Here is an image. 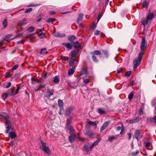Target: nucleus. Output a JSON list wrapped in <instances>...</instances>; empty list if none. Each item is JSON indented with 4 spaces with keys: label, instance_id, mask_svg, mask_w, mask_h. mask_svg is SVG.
I'll use <instances>...</instances> for the list:
<instances>
[{
    "label": "nucleus",
    "instance_id": "f257e3e1",
    "mask_svg": "<svg viewBox=\"0 0 156 156\" xmlns=\"http://www.w3.org/2000/svg\"><path fill=\"white\" fill-rule=\"evenodd\" d=\"M147 43L146 42L145 38L144 37H143L142 38L140 49L141 50L139 53L138 58L135 59L133 62L134 68H136L140 64L143 55V50L146 48Z\"/></svg>",
    "mask_w": 156,
    "mask_h": 156
},
{
    "label": "nucleus",
    "instance_id": "f03ea898",
    "mask_svg": "<svg viewBox=\"0 0 156 156\" xmlns=\"http://www.w3.org/2000/svg\"><path fill=\"white\" fill-rule=\"evenodd\" d=\"M79 49L77 50L73 51L69 55L70 60L69 62V65L70 66H73L75 64V62L77 61V58L76 57V55L78 54Z\"/></svg>",
    "mask_w": 156,
    "mask_h": 156
},
{
    "label": "nucleus",
    "instance_id": "7ed1b4c3",
    "mask_svg": "<svg viewBox=\"0 0 156 156\" xmlns=\"http://www.w3.org/2000/svg\"><path fill=\"white\" fill-rule=\"evenodd\" d=\"M41 146L40 147V148L43 150L45 154H50L51 152L50 149L48 147L46 146V144L42 141H41Z\"/></svg>",
    "mask_w": 156,
    "mask_h": 156
},
{
    "label": "nucleus",
    "instance_id": "20e7f679",
    "mask_svg": "<svg viewBox=\"0 0 156 156\" xmlns=\"http://www.w3.org/2000/svg\"><path fill=\"white\" fill-rule=\"evenodd\" d=\"M140 119L141 118L139 117H138L133 119L128 120L126 121V122H127L130 124H133L137 122H139L140 120Z\"/></svg>",
    "mask_w": 156,
    "mask_h": 156
},
{
    "label": "nucleus",
    "instance_id": "39448f33",
    "mask_svg": "<svg viewBox=\"0 0 156 156\" xmlns=\"http://www.w3.org/2000/svg\"><path fill=\"white\" fill-rule=\"evenodd\" d=\"M4 117L5 119V123L6 125H7V126L6 127V130L5 131V132L6 133H8L9 132V130L11 128L8 126L9 123V122L7 119L8 117V116H5Z\"/></svg>",
    "mask_w": 156,
    "mask_h": 156
},
{
    "label": "nucleus",
    "instance_id": "423d86ee",
    "mask_svg": "<svg viewBox=\"0 0 156 156\" xmlns=\"http://www.w3.org/2000/svg\"><path fill=\"white\" fill-rule=\"evenodd\" d=\"M119 134L114 136H110L108 137V141L112 142L113 140L117 139L119 137Z\"/></svg>",
    "mask_w": 156,
    "mask_h": 156
},
{
    "label": "nucleus",
    "instance_id": "0eeeda50",
    "mask_svg": "<svg viewBox=\"0 0 156 156\" xmlns=\"http://www.w3.org/2000/svg\"><path fill=\"white\" fill-rule=\"evenodd\" d=\"M73 107H69L67 108L65 113V115L67 116L69 115L73 110Z\"/></svg>",
    "mask_w": 156,
    "mask_h": 156
},
{
    "label": "nucleus",
    "instance_id": "6e6552de",
    "mask_svg": "<svg viewBox=\"0 0 156 156\" xmlns=\"http://www.w3.org/2000/svg\"><path fill=\"white\" fill-rule=\"evenodd\" d=\"M110 122V121L106 122L102 125L100 128L101 131H103L109 124Z\"/></svg>",
    "mask_w": 156,
    "mask_h": 156
},
{
    "label": "nucleus",
    "instance_id": "1a4fd4ad",
    "mask_svg": "<svg viewBox=\"0 0 156 156\" xmlns=\"http://www.w3.org/2000/svg\"><path fill=\"white\" fill-rule=\"evenodd\" d=\"M101 139H99L95 141L94 143H93L91 145H90V148L91 149V151H92V149L96 145L98 144L99 142L101 141Z\"/></svg>",
    "mask_w": 156,
    "mask_h": 156
},
{
    "label": "nucleus",
    "instance_id": "9d476101",
    "mask_svg": "<svg viewBox=\"0 0 156 156\" xmlns=\"http://www.w3.org/2000/svg\"><path fill=\"white\" fill-rule=\"evenodd\" d=\"M86 136H89L90 138H93L94 137V134L93 132L90 131H88L84 133Z\"/></svg>",
    "mask_w": 156,
    "mask_h": 156
},
{
    "label": "nucleus",
    "instance_id": "9b49d317",
    "mask_svg": "<svg viewBox=\"0 0 156 156\" xmlns=\"http://www.w3.org/2000/svg\"><path fill=\"white\" fill-rule=\"evenodd\" d=\"M63 45L65 46L68 50L71 49L72 48L73 46L70 43H63Z\"/></svg>",
    "mask_w": 156,
    "mask_h": 156
},
{
    "label": "nucleus",
    "instance_id": "f8f14e48",
    "mask_svg": "<svg viewBox=\"0 0 156 156\" xmlns=\"http://www.w3.org/2000/svg\"><path fill=\"white\" fill-rule=\"evenodd\" d=\"M53 35L54 36L56 37H63L65 36V34H60L59 32H55L53 33Z\"/></svg>",
    "mask_w": 156,
    "mask_h": 156
},
{
    "label": "nucleus",
    "instance_id": "ddd939ff",
    "mask_svg": "<svg viewBox=\"0 0 156 156\" xmlns=\"http://www.w3.org/2000/svg\"><path fill=\"white\" fill-rule=\"evenodd\" d=\"M11 35H6L4 39L6 41H9V40H12V39H13L17 37H18V36H16L15 37H14L13 38H11Z\"/></svg>",
    "mask_w": 156,
    "mask_h": 156
},
{
    "label": "nucleus",
    "instance_id": "4468645a",
    "mask_svg": "<svg viewBox=\"0 0 156 156\" xmlns=\"http://www.w3.org/2000/svg\"><path fill=\"white\" fill-rule=\"evenodd\" d=\"M75 67V66H74L68 70V73L69 75H71L74 73Z\"/></svg>",
    "mask_w": 156,
    "mask_h": 156
},
{
    "label": "nucleus",
    "instance_id": "2eb2a0df",
    "mask_svg": "<svg viewBox=\"0 0 156 156\" xmlns=\"http://www.w3.org/2000/svg\"><path fill=\"white\" fill-rule=\"evenodd\" d=\"M84 150L87 152L91 151V149L90 148V144H89L84 145Z\"/></svg>",
    "mask_w": 156,
    "mask_h": 156
},
{
    "label": "nucleus",
    "instance_id": "dca6fc26",
    "mask_svg": "<svg viewBox=\"0 0 156 156\" xmlns=\"http://www.w3.org/2000/svg\"><path fill=\"white\" fill-rule=\"evenodd\" d=\"M83 15L82 13H81L79 14V15L78 16L77 20L76 21V22L77 23H79L80 21H82V20H83Z\"/></svg>",
    "mask_w": 156,
    "mask_h": 156
},
{
    "label": "nucleus",
    "instance_id": "f3484780",
    "mask_svg": "<svg viewBox=\"0 0 156 156\" xmlns=\"http://www.w3.org/2000/svg\"><path fill=\"white\" fill-rule=\"evenodd\" d=\"M72 119L73 118L72 117H69L67 119L66 123V125L67 128H68V126L70 125V124L72 122Z\"/></svg>",
    "mask_w": 156,
    "mask_h": 156
},
{
    "label": "nucleus",
    "instance_id": "a211bd4d",
    "mask_svg": "<svg viewBox=\"0 0 156 156\" xmlns=\"http://www.w3.org/2000/svg\"><path fill=\"white\" fill-rule=\"evenodd\" d=\"M134 135L136 138L138 140V138L140 136V132L139 130H136L135 133Z\"/></svg>",
    "mask_w": 156,
    "mask_h": 156
},
{
    "label": "nucleus",
    "instance_id": "6ab92c4d",
    "mask_svg": "<svg viewBox=\"0 0 156 156\" xmlns=\"http://www.w3.org/2000/svg\"><path fill=\"white\" fill-rule=\"evenodd\" d=\"M69 133L71 135H75L74 134L75 130L72 126H70L69 127Z\"/></svg>",
    "mask_w": 156,
    "mask_h": 156
},
{
    "label": "nucleus",
    "instance_id": "aec40b11",
    "mask_svg": "<svg viewBox=\"0 0 156 156\" xmlns=\"http://www.w3.org/2000/svg\"><path fill=\"white\" fill-rule=\"evenodd\" d=\"M48 52L46 50V48H42L41 50V51H40V53L41 54L45 55V54H47L48 53Z\"/></svg>",
    "mask_w": 156,
    "mask_h": 156
},
{
    "label": "nucleus",
    "instance_id": "412c9836",
    "mask_svg": "<svg viewBox=\"0 0 156 156\" xmlns=\"http://www.w3.org/2000/svg\"><path fill=\"white\" fill-rule=\"evenodd\" d=\"M75 136H76L75 135H71L69 137V141L71 143L73 142L74 140Z\"/></svg>",
    "mask_w": 156,
    "mask_h": 156
},
{
    "label": "nucleus",
    "instance_id": "4be33fe9",
    "mask_svg": "<svg viewBox=\"0 0 156 156\" xmlns=\"http://www.w3.org/2000/svg\"><path fill=\"white\" fill-rule=\"evenodd\" d=\"M74 47L75 48H78L81 47L80 43L78 41H76L74 43Z\"/></svg>",
    "mask_w": 156,
    "mask_h": 156
},
{
    "label": "nucleus",
    "instance_id": "5701e85b",
    "mask_svg": "<svg viewBox=\"0 0 156 156\" xmlns=\"http://www.w3.org/2000/svg\"><path fill=\"white\" fill-rule=\"evenodd\" d=\"M16 136V133L15 132H11L9 133V137L11 138H15Z\"/></svg>",
    "mask_w": 156,
    "mask_h": 156
},
{
    "label": "nucleus",
    "instance_id": "b1692460",
    "mask_svg": "<svg viewBox=\"0 0 156 156\" xmlns=\"http://www.w3.org/2000/svg\"><path fill=\"white\" fill-rule=\"evenodd\" d=\"M55 20V19L54 18H50L48 19L46 22L48 23H52Z\"/></svg>",
    "mask_w": 156,
    "mask_h": 156
},
{
    "label": "nucleus",
    "instance_id": "393cba45",
    "mask_svg": "<svg viewBox=\"0 0 156 156\" xmlns=\"http://www.w3.org/2000/svg\"><path fill=\"white\" fill-rule=\"evenodd\" d=\"M154 16L153 14V13H151L150 14H149L147 16V17L146 18V19L147 20H151L154 17Z\"/></svg>",
    "mask_w": 156,
    "mask_h": 156
},
{
    "label": "nucleus",
    "instance_id": "a878e982",
    "mask_svg": "<svg viewBox=\"0 0 156 156\" xmlns=\"http://www.w3.org/2000/svg\"><path fill=\"white\" fill-rule=\"evenodd\" d=\"M31 80L32 81V83L33 84L35 83V82H37V83H38L39 82H41V80H37L36 79L32 78L31 79Z\"/></svg>",
    "mask_w": 156,
    "mask_h": 156
},
{
    "label": "nucleus",
    "instance_id": "bb28decb",
    "mask_svg": "<svg viewBox=\"0 0 156 156\" xmlns=\"http://www.w3.org/2000/svg\"><path fill=\"white\" fill-rule=\"evenodd\" d=\"M48 92L47 93L48 95V97L49 98H50L51 96L53 94L52 91L50 89H48Z\"/></svg>",
    "mask_w": 156,
    "mask_h": 156
},
{
    "label": "nucleus",
    "instance_id": "cd10ccee",
    "mask_svg": "<svg viewBox=\"0 0 156 156\" xmlns=\"http://www.w3.org/2000/svg\"><path fill=\"white\" fill-rule=\"evenodd\" d=\"M91 54H93L94 55H98L101 54V52L99 51H95L93 52H91Z\"/></svg>",
    "mask_w": 156,
    "mask_h": 156
},
{
    "label": "nucleus",
    "instance_id": "c85d7f7f",
    "mask_svg": "<svg viewBox=\"0 0 156 156\" xmlns=\"http://www.w3.org/2000/svg\"><path fill=\"white\" fill-rule=\"evenodd\" d=\"M38 36L40 38L42 39L46 37L45 34L44 33H41L39 34Z\"/></svg>",
    "mask_w": 156,
    "mask_h": 156
},
{
    "label": "nucleus",
    "instance_id": "c756f323",
    "mask_svg": "<svg viewBox=\"0 0 156 156\" xmlns=\"http://www.w3.org/2000/svg\"><path fill=\"white\" fill-rule=\"evenodd\" d=\"M26 20V19H24L23 20L20 21L18 23V24L20 26H23L25 25L26 24V23H25L24 22V21H25Z\"/></svg>",
    "mask_w": 156,
    "mask_h": 156
},
{
    "label": "nucleus",
    "instance_id": "7c9ffc66",
    "mask_svg": "<svg viewBox=\"0 0 156 156\" xmlns=\"http://www.w3.org/2000/svg\"><path fill=\"white\" fill-rule=\"evenodd\" d=\"M76 38V37L74 35H71L69 36L68 38V40L70 41H72L74 39H75Z\"/></svg>",
    "mask_w": 156,
    "mask_h": 156
},
{
    "label": "nucleus",
    "instance_id": "2f4dec72",
    "mask_svg": "<svg viewBox=\"0 0 156 156\" xmlns=\"http://www.w3.org/2000/svg\"><path fill=\"white\" fill-rule=\"evenodd\" d=\"M142 24L144 25H145L147 24L148 23V20H147V19H146V20L145 19H142L141 20Z\"/></svg>",
    "mask_w": 156,
    "mask_h": 156
},
{
    "label": "nucleus",
    "instance_id": "473e14b6",
    "mask_svg": "<svg viewBox=\"0 0 156 156\" xmlns=\"http://www.w3.org/2000/svg\"><path fill=\"white\" fill-rule=\"evenodd\" d=\"M149 3L146 1H144L143 2V5L144 8H147L148 7Z\"/></svg>",
    "mask_w": 156,
    "mask_h": 156
},
{
    "label": "nucleus",
    "instance_id": "72a5a7b5",
    "mask_svg": "<svg viewBox=\"0 0 156 156\" xmlns=\"http://www.w3.org/2000/svg\"><path fill=\"white\" fill-rule=\"evenodd\" d=\"M87 73V70L85 69H83L80 72V76L85 74Z\"/></svg>",
    "mask_w": 156,
    "mask_h": 156
},
{
    "label": "nucleus",
    "instance_id": "f704fd0d",
    "mask_svg": "<svg viewBox=\"0 0 156 156\" xmlns=\"http://www.w3.org/2000/svg\"><path fill=\"white\" fill-rule=\"evenodd\" d=\"M59 81V79L57 77V76H56L54 78V79L53 80V82L54 83H58Z\"/></svg>",
    "mask_w": 156,
    "mask_h": 156
},
{
    "label": "nucleus",
    "instance_id": "c9c22d12",
    "mask_svg": "<svg viewBox=\"0 0 156 156\" xmlns=\"http://www.w3.org/2000/svg\"><path fill=\"white\" fill-rule=\"evenodd\" d=\"M58 105L61 107H62L63 105V102L61 100H58Z\"/></svg>",
    "mask_w": 156,
    "mask_h": 156
},
{
    "label": "nucleus",
    "instance_id": "e433bc0d",
    "mask_svg": "<svg viewBox=\"0 0 156 156\" xmlns=\"http://www.w3.org/2000/svg\"><path fill=\"white\" fill-rule=\"evenodd\" d=\"M3 25L4 27H6L7 26V21L6 19H4L3 22Z\"/></svg>",
    "mask_w": 156,
    "mask_h": 156
},
{
    "label": "nucleus",
    "instance_id": "4c0bfd02",
    "mask_svg": "<svg viewBox=\"0 0 156 156\" xmlns=\"http://www.w3.org/2000/svg\"><path fill=\"white\" fill-rule=\"evenodd\" d=\"M98 112L99 114H103L105 112V111L101 108H99L98 109Z\"/></svg>",
    "mask_w": 156,
    "mask_h": 156
},
{
    "label": "nucleus",
    "instance_id": "58836bf2",
    "mask_svg": "<svg viewBox=\"0 0 156 156\" xmlns=\"http://www.w3.org/2000/svg\"><path fill=\"white\" fill-rule=\"evenodd\" d=\"M88 124L90 125L93 126H95L97 125V124L95 122L90 121L88 122Z\"/></svg>",
    "mask_w": 156,
    "mask_h": 156
},
{
    "label": "nucleus",
    "instance_id": "ea45409f",
    "mask_svg": "<svg viewBox=\"0 0 156 156\" xmlns=\"http://www.w3.org/2000/svg\"><path fill=\"white\" fill-rule=\"evenodd\" d=\"M61 58L62 60L64 61L68 60L69 59V58L67 57L64 56L62 55L61 56Z\"/></svg>",
    "mask_w": 156,
    "mask_h": 156
},
{
    "label": "nucleus",
    "instance_id": "a19ab883",
    "mask_svg": "<svg viewBox=\"0 0 156 156\" xmlns=\"http://www.w3.org/2000/svg\"><path fill=\"white\" fill-rule=\"evenodd\" d=\"M92 58L93 59V61L96 62H98V60L97 59L96 57L94 55H93L92 56Z\"/></svg>",
    "mask_w": 156,
    "mask_h": 156
},
{
    "label": "nucleus",
    "instance_id": "79ce46f5",
    "mask_svg": "<svg viewBox=\"0 0 156 156\" xmlns=\"http://www.w3.org/2000/svg\"><path fill=\"white\" fill-rule=\"evenodd\" d=\"M96 24L94 22L92 24V25L91 26V28L92 29L94 30V29H95L96 28Z\"/></svg>",
    "mask_w": 156,
    "mask_h": 156
},
{
    "label": "nucleus",
    "instance_id": "37998d69",
    "mask_svg": "<svg viewBox=\"0 0 156 156\" xmlns=\"http://www.w3.org/2000/svg\"><path fill=\"white\" fill-rule=\"evenodd\" d=\"M140 152L139 150H137L136 151L132 153V155L133 156H135L137 155Z\"/></svg>",
    "mask_w": 156,
    "mask_h": 156
},
{
    "label": "nucleus",
    "instance_id": "c03bdc74",
    "mask_svg": "<svg viewBox=\"0 0 156 156\" xmlns=\"http://www.w3.org/2000/svg\"><path fill=\"white\" fill-rule=\"evenodd\" d=\"M34 27H29L27 29V30L30 31V32H32L34 30Z\"/></svg>",
    "mask_w": 156,
    "mask_h": 156
},
{
    "label": "nucleus",
    "instance_id": "a18cd8bd",
    "mask_svg": "<svg viewBox=\"0 0 156 156\" xmlns=\"http://www.w3.org/2000/svg\"><path fill=\"white\" fill-rule=\"evenodd\" d=\"M83 82L85 84H87L90 82V80L89 79H83Z\"/></svg>",
    "mask_w": 156,
    "mask_h": 156
},
{
    "label": "nucleus",
    "instance_id": "49530a36",
    "mask_svg": "<svg viewBox=\"0 0 156 156\" xmlns=\"http://www.w3.org/2000/svg\"><path fill=\"white\" fill-rule=\"evenodd\" d=\"M133 93H131L128 96V98L129 100H131L132 99L133 97Z\"/></svg>",
    "mask_w": 156,
    "mask_h": 156
},
{
    "label": "nucleus",
    "instance_id": "de8ad7c7",
    "mask_svg": "<svg viewBox=\"0 0 156 156\" xmlns=\"http://www.w3.org/2000/svg\"><path fill=\"white\" fill-rule=\"evenodd\" d=\"M46 86V84L45 83H41L40 84V89H43Z\"/></svg>",
    "mask_w": 156,
    "mask_h": 156
},
{
    "label": "nucleus",
    "instance_id": "09e8293b",
    "mask_svg": "<svg viewBox=\"0 0 156 156\" xmlns=\"http://www.w3.org/2000/svg\"><path fill=\"white\" fill-rule=\"evenodd\" d=\"M131 71H129L127 72H126V76L129 77V76L130 75H131Z\"/></svg>",
    "mask_w": 156,
    "mask_h": 156
},
{
    "label": "nucleus",
    "instance_id": "8fccbe9b",
    "mask_svg": "<svg viewBox=\"0 0 156 156\" xmlns=\"http://www.w3.org/2000/svg\"><path fill=\"white\" fill-rule=\"evenodd\" d=\"M12 76V75L11 74H10L9 72H7L6 73L5 75V77H10Z\"/></svg>",
    "mask_w": 156,
    "mask_h": 156
},
{
    "label": "nucleus",
    "instance_id": "3c124183",
    "mask_svg": "<svg viewBox=\"0 0 156 156\" xmlns=\"http://www.w3.org/2000/svg\"><path fill=\"white\" fill-rule=\"evenodd\" d=\"M32 9L31 8H29L28 9H27L25 12V13H28V12H31L32 11Z\"/></svg>",
    "mask_w": 156,
    "mask_h": 156
},
{
    "label": "nucleus",
    "instance_id": "603ef678",
    "mask_svg": "<svg viewBox=\"0 0 156 156\" xmlns=\"http://www.w3.org/2000/svg\"><path fill=\"white\" fill-rule=\"evenodd\" d=\"M40 89V85H38L35 87L34 90L35 91H38Z\"/></svg>",
    "mask_w": 156,
    "mask_h": 156
},
{
    "label": "nucleus",
    "instance_id": "864d4df0",
    "mask_svg": "<svg viewBox=\"0 0 156 156\" xmlns=\"http://www.w3.org/2000/svg\"><path fill=\"white\" fill-rule=\"evenodd\" d=\"M100 31L97 30H95L94 32L95 35H99L100 34Z\"/></svg>",
    "mask_w": 156,
    "mask_h": 156
},
{
    "label": "nucleus",
    "instance_id": "5fc2aeb1",
    "mask_svg": "<svg viewBox=\"0 0 156 156\" xmlns=\"http://www.w3.org/2000/svg\"><path fill=\"white\" fill-rule=\"evenodd\" d=\"M18 67V65H16L13 66V67L12 68V69L13 70H15L17 69Z\"/></svg>",
    "mask_w": 156,
    "mask_h": 156
},
{
    "label": "nucleus",
    "instance_id": "6e6d98bb",
    "mask_svg": "<svg viewBox=\"0 0 156 156\" xmlns=\"http://www.w3.org/2000/svg\"><path fill=\"white\" fill-rule=\"evenodd\" d=\"M150 121H152L153 120H154L155 122V123L156 125V117H155L154 119V118H151V119H150Z\"/></svg>",
    "mask_w": 156,
    "mask_h": 156
},
{
    "label": "nucleus",
    "instance_id": "4d7b16f0",
    "mask_svg": "<svg viewBox=\"0 0 156 156\" xmlns=\"http://www.w3.org/2000/svg\"><path fill=\"white\" fill-rule=\"evenodd\" d=\"M11 83L10 82H9L8 83V85L6 86V88H8L10 87L11 86Z\"/></svg>",
    "mask_w": 156,
    "mask_h": 156
},
{
    "label": "nucleus",
    "instance_id": "13d9d810",
    "mask_svg": "<svg viewBox=\"0 0 156 156\" xmlns=\"http://www.w3.org/2000/svg\"><path fill=\"white\" fill-rule=\"evenodd\" d=\"M145 147H148L150 145V143L149 142L146 143H145Z\"/></svg>",
    "mask_w": 156,
    "mask_h": 156
},
{
    "label": "nucleus",
    "instance_id": "bf43d9fd",
    "mask_svg": "<svg viewBox=\"0 0 156 156\" xmlns=\"http://www.w3.org/2000/svg\"><path fill=\"white\" fill-rule=\"evenodd\" d=\"M102 16V15L101 14H99L98 15V22L99 20L101 18Z\"/></svg>",
    "mask_w": 156,
    "mask_h": 156
},
{
    "label": "nucleus",
    "instance_id": "052dcab7",
    "mask_svg": "<svg viewBox=\"0 0 156 156\" xmlns=\"http://www.w3.org/2000/svg\"><path fill=\"white\" fill-rule=\"evenodd\" d=\"M20 87H18L16 89V90L15 93L16 94H17L19 92V90H20Z\"/></svg>",
    "mask_w": 156,
    "mask_h": 156
},
{
    "label": "nucleus",
    "instance_id": "680f3d73",
    "mask_svg": "<svg viewBox=\"0 0 156 156\" xmlns=\"http://www.w3.org/2000/svg\"><path fill=\"white\" fill-rule=\"evenodd\" d=\"M103 51L104 53V54L106 55V56H107L108 55V52L106 50H103Z\"/></svg>",
    "mask_w": 156,
    "mask_h": 156
},
{
    "label": "nucleus",
    "instance_id": "e2e57ef3",
    "mask_svg": "<svg viewBox=\"0 0 156 156\" xmlns=\"http://www.w3.org/2000/svg\"><path fill=\"white\" fill-rule=\"evenodd\" d=\"M63 111V109L62 108H60V111L59 112V114L60 115H61L62 113V111Z\"/></svg>",
    "mask_w": 156,
    "mask_h": 156
},
{
    "label": "nucleus",
    "instance_id": "0e129e2a",
    "mask_svg": "<svg viewBox=\"0 0 156 156\" xmlns=\"http://www.w3.org/2000/svg\"><path fill=\"white\" fill-rule=\"evenodd\" d=\"M24 41H25L24 40L20 41H18L17 43L18 44H20V43L23 44L24 42Z\"/></svg>",
    "mask_w": 156,
    "mask_h": 156
},
{
    "label": "nucleus",
    "instance_id": "69168bd1",
    "mask_svg": "<svg viewBox=\"0 0 156 156\" xmlns=\"http://www.w3.org/2000/svg\"><path fill=\"white\" fill-rule=\"evenodd\" d=\"M143 113V111L142 109H140L139 110V114L140 115H141Z\"/></svg>",
    "mask_w": 156,
    "mask_h": 156
},
{
    "label": "nucleus",
    "instance_id": "338daca9",
    "mask_svg": "<svg viewBox=\"0 0 156 156\" xmlns=\"http://www.w3.org/2000/svg\"><path fill=\"white\" fill-rule=\"evenodd\" d=\"M122 68H120L119 69H118L117 71V72L118 73H120L122 71Z\"/></svg>",
    "mask_w": 156,
    "mask_h": 156
},
{
    "label": "nucleus",
    "instance_id": "774afa93",
    "mask_svg": "<svg viewBox=\"0 0 156 156\" xmlns=\"http://www.w3.org/2000/svg\"><path fill=\"white\" fill-rule=\"evenodd\" d=\"M123 126H122V128L121 129V131L120 133V134H122L123 132H124V128H123Z\"/></svg>",
    "mask_w": 156,
    "mask_h": 156
}]
</instances>
